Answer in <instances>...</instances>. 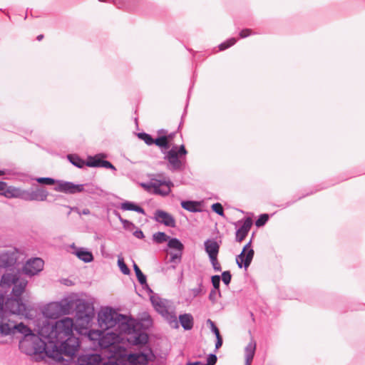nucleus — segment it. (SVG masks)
<instances>
[{"label":"nucleus","mask_w":365,"mask_h":365,"mask_svg":"<svg viewBox=\"0 0 365 365\" xmlns=\"http://www.w3.org/2000/svg\"><path fill=\"white\" fill-rule=\"evenodd\" d=\"M188 152L184 144H170V150L163 159L167 163L166 168L172 173L183 171L186 168V156Z\"/></svg>","instance_id":"20e7f679"},{"label":"nucleus","mask_w":365,"mask_h":365,"mask_svg":"<svg viewBox=\"0 0 365 365\" xmlns=\"http://www.w3.org/2000/svg\"><path fill=\"white\" fill-rule=\"evenodd\" d=\"M254 256V249L247 250V247H243L241 252L235 257L237 267L240 269L244 268L247 271L253 260Z\"/></svg>","instance_id":"dca6fc26"},{"label":"nucleus","mask_w":365,"mask_h":365,"mask_svg":"<svg viewBox=\"0 0 365 365\" xmlns=\"http://www.w3.org/2000/svg\"><path fill=\"white\" fill-rule=\"evenodd\" d=\"M206 289H202L201 288H192L189 290L190 295L192 296V298H195L200 295H204L206 293Z\"/></svg>","instance_id":"de8ad7c7"},{"label":"nucleus","mask_w":365,"mask_h":365,"mask_svg":"<svg viewBox=\"0 0 365 365\" xmlns=\"http://www.w3.org/2000/svg\"><path fill=\"white\" fill-rule=\"evenodd\" d=\"M118 312L111 307L101 309L98 313L97 322L98 327L103 330H108L115 327Z\"/></svg>","instance_id":"1a4fd4ad"},{"label":"nucleus","mask_w":365,"mask_h":365,"mask_svg":"<svg viewBox=\"0 0 365 365\" xmlns=\"http://www.w3.org/2000/svg\"><path fill=\"white\" fill-rule=\"evenodd\" d=\"M235 227V242H242L248 235L253 225L252 220L249 217H244L237 222H232Z\"/></svg>","instance_id":"9b49d317"},{"label":"nucleus","mask_w":365,"mask_h":365,"mask_svg":"<svg viewBox=\"0 0 365 365\" xmlns=\"http://www.w3.org/2000/svg\"><path fill=\"white\" fill-rule=\"evenodd\" d=\"M196 77H197V74L195 73V72H194L193 75H192V77L191 78L190 86L189 89H188L187 99H186V103H185V108H184L183 113H182V116H181V120H180V124H179V125L178 127V129L176 130L178 132H179L180 130L181 129L182 125L183 124V119H184V118L187 115V107H188V105H189V101H190L191 93H192V88L194 87V85H195V81H196Z\"/></svg>","instance_id":"bb28decb"},{"label":"nucleus","mask_w":365,"mask_h":365,"mask_svg":"<svg viewBox=\"0 0 365 365\" xmlns=\"http://www.w3.org/2000/svg\"><path fill=\"white\" fill-rule=\"evenodd\" d=\"M203 280H204V278H203V276L202 275H199L197 277V288H201L202 289H206L205 288V287L203 286Z\"/></svg>","instance_id":"680f3d73"},{"label":"nucleus","mask_w":365,"mask_h":365,"mask_svg":"<svg viewBox=\"0 0 365 365\" xmlns=\"http://www.w3.org/2000/svg\"><path fill=\"white\" fill-rule=\"evenodd\" d=\"M150 303L154 309L161 316L168 309L158 295L150 296Z\"/></svg>","instance_id":"a878e982"},{"label":"nucleus","mask_w":365,"mask_h":365,"mask_svg":"<svg viewBox=\"0 0 365 365\" xmlns=\"http://www.w3.org/2000/svg\"><path fill=\"white\" fill-rule=\"evenodd\" d=\"M155 354L150 347L143 349L142 351L129 354V359L133 363L145 365L150 361H153Z\"/></svg>","instance_id":"a211bd4d"},{"label":"nucleus","mask_w":365,"mask_h":365,"mask_svg":"<svg viewBox=\"0 0 365 365\" xmlns=\"http://www.w3.org/2000/svg\"><path fill=\"white\" fill-rule=\"evenodd\" d=\"M115 319V327H118L123 333L130 336L128 340L131 344L140 345L148 343V335L146 332L153 325V321L149 315L136 319L118 312Z\"/></svg>","instance_id":"f03ea898"},{"label":"nucleus","mask_w":365,"mask_h":365,"mask_svg":"<svg viewBox=\"0 0 365 365\" xmlns=\"http://www.w3.org/2000/svg\"><path fill=\"white\" fill-rule=\"evenodd\" d=\"M255 33L250 29H243L239 32L240 38H245Z\"/></svg>","instance_id":"864d4df0"},{"label":"nucleus","mask_w":365,"mask_h":365,"mask_svg":"<svg viewBox=\"0 0 365 365\" xmlns=\"http://www.w3.org/2000/svg\"><path fill=\"white\" fill-rule=\"evenodd\" d=\"M256 342L255 341H250L245 347V361H252L255 351H256Z\"/></svg>","instance_id":"72a5a7b5"},{"label":"nucleus","mask_w":365,"mask_h":365,"mask_svg":"<svg viewBox=\"0 0 365 365\" xmlns=\"http://www.w3.org/2000/svg\"><path fill=\"white\" fill-rule=\"evenodd\" d=\"M3 196L8 199L17 198L24 200V190L21 187L9 185L8 183L2 192Z\"/></svg>","instance_id":"4be33fe9"},{"label":"nucleus","mask_w":365,"mask_h":365,"mask_svg":"<svg viewBox=\"0 0 365 365\" xmlns=\"http://www.w3.org/2000/svg\"><path fill=\"white\" fill-rule=\"evenodd\" d=\"M114 5L118 9L128 11H138L145 15L155 14V6L145 0H113Z\"/></svg>","instance_id":"6e6552de"},{"label":"nucleus","mask_w":365,"mask_h":365,"mask_svg":"<svg viewBox=\"0 0 365 365\" xmlns=\"http://www.w3.org/2000/svg\"><path fill=\"white\" fill-rule=\"evenodd\" d=\"M169 237L170 236L168 235L165 232L158 231L153 235L152 240L153 242L156 244H161L168 242Z\"/></svg>","instance_id":"f704fd0d"},{"label":"nucleus","mask_w":365,"mask_h":365,"mask_svg":"<svg viewBox=\"0 0 365 365\" xmlns=\"http://www.w3.org/2000/svg\"><path fill=\"white\" fill-rule=\"evenodd\" d=\"M217 294V292L214 289H211V291L209 294L208 299L213 304L215 303V302H216L215 296Z\"/></svg>","instance_id":"052dcab7"},{"label":"nucleus","mask_w":365,"mask_h":365,"mask_svg":"<svg viewBox=\"0 0 365 365\" xmlns=\"http://www.w3.org/2000/svg\"><path fill=\"white\" fill-rule=\"evenodd\" d=\"M50 195V192L43 186L36 185L35 189L32 187L29 190H24V201H38L44 202L47 200V197Z\"/></svg>","instance_id":"ddd939ff"},{"label":"nucleus","mask_w":365,"mask_h":365,"mask_svg":"<svg viewBox=\"0 0 365 365\" xmlns=\"http://www.w3.org/2000/svg\"><path fill=\"white\" fill-rule=\"evenodd\" d=\"M215 338H216V340H215V351H217L222 346L223 338L221 334L216 336Z\"/></svg>","instance_id":"4d7b16f0"},{"label":"nucleus","mask_w":365,"mask_h":365,"mask_svg":"<svg viewBox=\"0 0 365 365\" xmlns=\"http://www.w3.org/2000/svg\"><path fill=\"white\" fill-rule=\"evenodd\" d=\"M255 237V232H253L251 235L250 240L243 246L247 247V250L253 249L252 243Z\"/></svg>","instance_id":"bf43d9fd"},{"label":"nucleus","mask_w":365,"mask_h":365,"mask_svg":"<svg viewBox=\"0 0 365 365\" xmlns=\"http://www.w3.org/2000/svg\"><path fill=\"white\" fill-rule=\"evenodd\" d=\"M155 141L156 143L155 145L158 146L161 153L165 156L167 152L170 150L171 143L167 140L164 135L157 136Z\"/></svg>","instance_id":"c756f323"},{"label":"nucleus","mask_w":365,"mask_h":365,"mask_svg":"<svg viewBox=\"0 0 365 365\" xmlns=\"http://www.w3.org/2000/svg\"><path fill=\"white\" fill-rule=\"evenodd\" d=\"M274 213H272L271 215L268 213H262L260 214L257 219L255 220V226L258 228L264 227L267 222L269 221L271 216L274 215Z\"/></svg>","instance_id":"c9c22d12"},{"label":"nucleus","mask_w":365,"mask_h":365,"mask_svg":"<svg viewBox=\"0 0 365 365\" xmlns=\"http://www.w3.org/2000/svg\"><path fill=\"white\" fill-rule=\"evenodd\" d=\"M65 338L66 339L61 343L62 352L68 356H73L79 349V338L76 335Z\"/></svg>","instance_id":"f3484780"},{"label":"nucleus","mask_w":365,"mask_h":365,"mask_svg":"<svg viewBox=\"0 0 365 365\" xmlns=\"http://www.w3.org/2000/svg\"><path fill=\"white\" fill-rule=\"evenodd\" d=\"M46 319L45 329L46 332L53 334L58 336L63 335V337H68L75 335L76 321L68 317H63L60 319Z\"/></svg>","instance_id":"0eeeda50"},{"label":"nucleus","mask_w":365,"mask_h":365,"mask_svg":"<svg viewBox=\"0 0 365 365\" xmlns=\"http://www.w3.org/2000/svg\"><path fill=\"white\" fill-rule=\"evenodd\" d=\"M20 262L18 261L16 254L12 251H6L0 254V267L6 272H15L19 268Z\"/></svg>","instance_id":"f8f14e48"},{"label":"nucleus","mask_w":365,"mask_h":365,"mask_svg":"<svg viewBox=\"0 0 365 365\" xmlns=\"http://www.w3.org/2000/svg\"><path fill=\"white\" fill-rule=\"evenodd\" d=\"M120 223L122 224L123 227L125 230L132 231L133 230H134V228H135V225L129 220L124 219L123 220H122Z\"/></svg>","instance_id":"8fccbe9b"},{"label":"nucleus","mask_w":365,"mask_h":365,"mask_svg":"<svg viewBox=\"0 0 365 365\" xmlns=\"http://www.w3.org/2000/svg\"><path fill=\"white\" fill-rule=\"evenodd\" d=\"M119 207L123 211H133L143 215H146L145 209L137 202L133 201L123 200L120 202Z\"/></svg>","instance_id":"393cba45"},{"label":"nucleus","mask_w":365,"mask_h":365,"mask_svg":"<svg viewBox=\"0 0 365 365\" xmlns=\"http://www.w3.org/2000/svg\"><path fill=\"white\" fill-rule=\"evenodd\" d=\"M153 219L156 222L162 224L168 227L175 228L177 226L175 217L170 212L162 209H157L155 210Z\"/></svg>","instance_id":"2eb2a0df"},{"label":"nucleus","mask_w":365,"mask_h":365,"mask_svg":"<svg viewBox=\"0 0 365 365\" xmlns=\"http://www.w3.org/2000/svg\"><path fill=\"white\" fill-rule=\"evenodd\" d=\"M118 267L120 269V271L125 275H130L131 272L130 268L128 267L126 263L124 261V259L122 256L119 255L118 257V261H117Z\"/></svg>","instance_id":"e433bc0d"},{"label":"nucleus","mask_w":365,"mask_h":365,"mask_svg":"<svg viewBox=\"0 0 365 365\" xmlns=\"http://www.w3.org/2000/svg\"><path fill=\"white\" fill-rule=\"evenodd\" d=\"M150 180L145 182H141V187L148 192H150L153 188V192L155 195L165 197L172 192V188L175 186L174 182L170 178H164V173L157 174H148Z\"/></svg>","instance_id":"39448f33"},{"label":"nucleus","mask_w":365,"mask_h":365,"mask_svg":"<svg viewBox=\"0 0 365 365\" xmlns=\"http://www.w3.org/2000/svg\"><path fill=\"white\" fill-rule=\"evenodd\" d=\"M31 180L41 185H53V190L65 194L75 195L83 192L84 190V185L58 180L51 177H35Z\"/></svg>","instance_id":"423d86ee"},{"label":"nucleus","mask_w":365,"mask_h":365,"mask_svg":"<svg viewBox=\"0 0 365 365\" xmlns=\"http://www.w3.org/2000/svg\"><path fill=\"white\" fill-rule=\"evenodd\" d=\"M157 134H158L157 136L167 135L168 130L164 128H160V129L158 130Z\"/></svg>","instance_id":"69168bd1"},{"label":"nucleus","mask_w":365,"mask_h":365,"mask_svg":"<svg viewBox=\"0 0 365 365\" xmlns=\"http://www.w3.org/2000/svg\"><path fill=\"white\" fill-rule=\"evenodd\" d=\"M184 251H175L170 252L169 262L171 263L178 264L181 262Z\"/></svg>","instance_id":"79ce46f5"},{"label":"nucleus","mask_w":365,"mask_h":365,"mask_svg":"<svg viewBox=\"0 0 365 365\" xmlns=\"http://www.w3.org/2000/svg\"><path fill=\"white\" fill-rule=\"evenodd\" d=\"M6 184H7L6 182L0 180V195L1 196H3L2 192L4 191Z\"/></svg>","instance_id":"0e129e2a"},{"label":"nucleus","mask_w":365,"mask_h":365,"mask_svg":"<svg viewBox=\"0 0 365 365\" xmlns=\"http://www.w3.org/2000/svg\"><path fill=\"white\" fill-rule=\"evenodd\" d=\"M220 277L222 282L226 286H229L232 280L231 272L230 270L223 271Z\"/></svg>","instance_id":"a18cd8bd"},{"label":"nucleus","mask_w":365,"mask_h":365,"mask_svg":"<svg viewBox=\"0 0 365 365\" xmlns=\"http://www.w3.org/2000/svg\"><path fill=\"white\" fill-rule=\"evenodd\" d=\"M45 319H56L61 316L70 315L75 313L76 320V331L81 329L92 322L95 316L93 302L76 294L64 297L60 301L48 303L41 309Z\"/></svg>","instance_id":"f257e3e1"},{"label":"nucleus","mask_w":365,"mask_h":365,"mask_svg":"<svg viewBox=\"0 0 365 365\" xmlns=\"http://www.w3.org/2000/svg\"><path fill=\"white\" fill-rule=\"evenodd\" d=\"M180 205L184 210L190 212H201L202 211V202L193 200H183L180 202Z\"/></svg>","instance_id":"5701e85b"},{"label":"nucleus","mask_w":365,"mask_h":365,"mask_svg":"<svg viewBox=\"0 0 365 365\" xmlns=\"http://www.w3.org/2000/svg\"><path fill=\"white\" fill-rule=\"evenodd\" d=\"M205 365H215L217 361V357L215 354L211 353L207 356Z\"/></svg>","instance_id":"3c124183"},{"label":"nucleus","mask_w":365,"mask_h":365,"mask_svg":"<svg viewBox=\"0 0 365 365\" xmlns=\"http://www.w3.org/2000/svg\"><path fill=\"white\" fill-rule=\"evenodd\" d=\"M108 155L103 152L95 155H87V167L93 168H105L112 171H116L115 166L109 160H106Z\"/></svg>","instance_id":"9d476101"},{"label":"nucleus","mask_w":365,"mask_h":365,"mask_svg":"<svg viewBox=\"0 0 365 365\" xmlns=\"http://www.w3.org/2000/svg\"><path fill=\"white\" fill-rule=\"evenodd\" d=\"M64 206L69 209V211L68 212L67 215H69L71 214V211H76L80 215H89L91 213V211H90V210L88 208H84L81 211H80V210L77 207H70L68 205H64Z\"/></svg>","instance_id":"49530a36"},{"label":"nucleus","mask_w":365,"mask_h":365,"mask_svg":"<svg viewBox=\"0 0 365 365\" xmlns=\"http://www.w3.org/2000/svg\"><path fill=\"white\" fill-rule=\"evenodd\" d=\"M207 324L210 325V329L211 332L216 336L217 335L221 334L219 328L217 327L216 324L212 321L210 319L207 320Z\"/></svg>","instance_id":"09e8293b"},{"label":"nucleus","mask_w":365,"mask_h":365,"mask_svg":"<svg viewBox=\"0 0 365 365\" xmlns=\"http://www.w3.org/2000/svg\"><path fill=\"white\" fill-rule=\"evenodd\" d=\"M167 249L175 251H184L185 245L177 237H170L167 242Z\"/></svg>","instance_id":"7c9ffc66"},{"label":"nucleus","mask_w":365,"mask_h":365,"mask_svg":"<svg viewBox=\"0 0 365 365\" xmlns=\"http://www.w3.org/2000/svg\"><path fill=\"white\" fill-rule=\"evenodd\" d=\"M67 160L70 163H71L73 166L83 169L85 167H87V159H83L80 155L76 153L68 154L66 155Z\"/></svg>","instance_id":"c85d7f7f"},{"label":"nucleus","mask_w":365,"mask_h":365,"mask_svg":"<svg viewBox=\"0 0 365 365\" xmlns=\"http://www.w3.org/2000/svg\"><path fill=\"white\" fill-rule=\"evenodd\" d=\"M222 241L217 242L215 238H208L204 242V250L208 257L218 255Z\"/></svg>","instance_id":"412c9836"},{"label":"nucleus","mask_w":365,"mask_h":365,"mask_svg":"<svg viewBox=\"0 0 365 365\" xmlns=\"http://www.w3.org/2000/svg\"><path fill=\"white\" fill-rule=\"evenodd\" d=\"M4 302V293L0 292V319H4L7 316L4 313L3 304Z\"/></svg>","instance_id":"5fc2aeb1"},{"label":"nucleus","mask_w":365,"mask_h":365,"mask_svg":"<svg viewBox=\"0 0 365 365\" xmlns=\"http://www.w3.org/2000/svg\"><path fill=\"white\" fill-rule=\"evenodd\" d=\"M178 321L185 331H190L194 327V317L190 313L180 314Z\"/></svg>","instance_id":"b1692460"},{"label":"nucleus","mask_w":365,"mask_h":365,"mask_svg":"<svg viewBox=\"0 0 365 365\" xmlns=\"http://www.w3.org/2000/svg\"><path fill=\"white\" fill-rule=\"evenodd\" d=\"M27 283V280L21 277L19 274V278L12 285L11 294L6 297L4 295L3 309L4 313L7 317L18 315L24 317L26 319H33V315L31 314L33 307L29 305L23 297Z\"/></svg>","instance_id":"7ed1b4c3"},{"label":"nucleus","mask_w":365,"mask_h":365,"mask_svg":"<svg viewBox=\"0 0 365 365\" xmlns=\"http://www.w3.org/2000/svg\"><path fill=\"white\" fill-rule=\"evenodd\" d=\"M70 247L73 250L72 254L76 256L80 260L84 263H90L94 260L93 252L88 248L83 247H77L74 243L70 245Z\"/></svg>","instance_id":"6ab92c4d"},{"label":"nucleus","mask_w":365,"mask_h":365,"mask_svg":"<svg viewBox=\"0 0 365 365\" xmlns=\"http://www.w3.org/2000/svg\"><path fill=\"white\" fill-rule=\"evenodd\" d=\"M218 255L209 257V260L215 272H221L222 267L217 259Z\"/></svg>","instance_id":"37998d69"},{"label":"nucleus","mask_w":365,"mask_h":365,"mask_svg":"<svg viewBox=\"0 0 365 365\" xmlns=\"http://www.w3.org/2000/svg\"><path fill=\"white\" fill-rule=\"evenodd\" d=\"M140 284L141 285L142 288L148 293L150 297L152 295H158V294L154 293L153 290L148 285L147 280L144 281L143 283H140Z\"/></svg>","instance_id":"603ef678"},{"label":"nucleus","mask_w":365,"mask_h":365,"mask_svg":"<svg viewBox=\"0 0 365 365\" xmlns=\"http://www.w3.org/2000/svg\"><path fill=\"white\" fill-rule=\"evenodd\" d=\"M135 135L139 140L143 141L148 146L155 145L156 138H154L150 133L143 130L141 132L135 133Z\"/></svg>","instance_id":"473e14b6"},{"label":"nucleus","mask_w":365,"mask_h":365,"mask_svg":"<svg viewBox=\"0 0 365 365\" xmlns=\"http://www.w3.org/2000/svg\"><path fill=\"white\" fill-rule=\"evenodd\" d=\"M48 197H53V201H65L66 197L63 195L59 194H51Z\"/></svg>","instance_id":"13d9d810"},{"label":"nucleus","mask_w":365,"mask_h":365,"mask_svg":"<svg viewBox=\"0 0 365 365\" xmlns=\"http://www.w3.org/2000/svg\"><path fill=\"white\" fill-rule=\"evenodd\" d=\"M211 210L212 212H215L216 214L219 215L220 216H222V217L225 216V212H224L222 205L220 202L213 203L211 205Z\"/></svg>","instance_id":"c03bdc74"},{"label":"nucleus","mask_w":365,"mask_h":365,"mask_svg":"<svg viewBox=\"0 0 365 365\" xmlns=\"http://www.w3.org/2000/svg\"><path fill=\"white\" fill-rule=\"evenodd\" d=\"M44 262L40 257H32L22 267V272L29 277L37 275L43 269Z\"/></svg>","instance_id":"4468645a"},{"label":"nucleus","mask_w":365,"mask_h":365,"mask_svg":"<svg viewBox=\"0 0 365 365\" xmlns=\"http://www.w3.org/2000/svg\"><path fill=\"white\" fill-rule=\"evenodd\" d=\"M168 324L175 329H179L178 318L175 312H170L168 309L162 315Z\"/></svg>","instance_id":"2f4dec72"},{"label":"nucleus","mask_w":365,"mask_h":365,"mask_svg":"<svg viewBox=\"0 0 365 365\" xmlns=\"http://www.w3.org/2000/svg\"><path fill=\"white\" fill-rule=\"evenodd\" d=\"M113 214L119 220L120 222L124 220V218L122 217L120 213L118 210H114L113 211Z\"/></svg>","instance_id":"338daca9"},{"label":"nucleus","mask_w":365,"mask_h":365,"mask_svg":"<svg viewBox=\"0 0 365 365\" xmlns=\"http://www.w3.org/2000/svg\"><path fill=\"white\" fill-rule=\"evenodd\" d=\"M13 333L12 327L7 322H0V334L6 336Z\"/></svg>","instance_id":"ea45409f"},{"label":"nucleus","mask_w":365,"mask_h":365,"mask_svg":"<svg viewBox=\"0 0 365 365\" xmlns=\"http://www.w3.org/2000/svg\"><path fill=\"white\" fill-rule=\"evenodd\" d=\"M220 280L221 277L218 274H215L211 276L210 281L212 285V289L217 292V294L220 297H221V291H220Z\"/></svg>","instance_id":"4c0bfd02"},{"label":"nucleus","mask_w":365,"mask_h":365,"mask_svg":"<svg viewBox=\"0 0 365 365\" xmlns=\"http://www.w3.org/2000/svg\"><path fill=\"white\" fill-rule=\"evenodd\" d=\"M178 131H173L170 133H168L167 135H164L166 138V140L169 142L172 143L174 140L175 137L176 136Z\"/></svg>","instance_id":"e2e57ef3"},{"label":"nucleus","mask_w":365,"mask_h":365,"mask_svg":"<svg viewBox=\"0 0 365 365\" xmlns=\"http://www.w3.org/2000/svg\"><path fill=\"white\" fill-rule=\"evenodd\" d=\"M21 269H16L15 272H9L4 273L0 279V287L4 289L11 287L13 284L19 278Z\"/></svg>","instance_id":"aec40b11"},{"label":"nucleus","mask_w":365,"mask_h":365,"mask_svg":"<svg viewBox=\"0 0 365 365\" xmlns=\"http://www.w3.org/2000/svg\"><path fill=\"white\" fill-rule=\"evenodd\" d=\"M200 364H202V361H188L185 364V365H200Z\"/></svg>","instance_id":"774afa93"},{"label":"nucleus","mask_w":365,"mask_h":365,"mask_svg":"<svg viewBox=\"0 0 365 365\" xmlns=\"http://www.w3.org/2000/svg\"><path fill=\"white\" fill-rule=\"evenodd\" d=\"M134 229H135V230L133 232V235L134 237H135L136 238H138L139 240H143L145 237L143 232L140 228H138L135 226V228H134Z\"/></svg>","instance_id":"6e6d98bb"},{"label":"nucleus","mask_w":365,"mask_h":365,"mask_svg":"<svg viewBox=\"0 0 365 365\" xmlns=\"http://www.w3.org/2000/svg\"><path fill=\"white\" fill-rule=\"evenodd\" d=\"M133 270L139 284L143 283L144 281L147 280V276L141 271L135 262H133Z\"/></svg>","instance_id":"a19ab883"},{"label":"nucleus","mask_w":365,"mask_h":365,"mask_svg":"<svg viewBox=\"0 0 365 365\" xmlns=\"http://www.w3.org/2000/svg\"><path fill=\"white\" fill-rule=\"evenodd\" d=\"M325 187H319V185H318L316 187V188L314 190H312L310 192L303 194L301 196H299L298 197H297L294 200H289L284 204H280V205L274 204L273 205L275 207H280L282 209L287 208V207L292 205L293 204H294L298 200H300L304 198L305 197L309 196V195H311L317 192V191H319Z\"/></svg>","instance_id":"cd10ccee"},{"label":"nucleus","mask_w":365,"mask_h":365,"mask_svg":"<svg viewBox=\"0 0 365 365\" xmlns=\"http://www.w3.org/2000/svg\"><path fill=\"white\" fill-rule=\"evenodd\" d=\"M237 41V39L235 37L227 38L226 41L222 42L218 45V49L220 51H223L231 46H234Z\"/></svg>","instance_id":"58836bf2"}]
</instances>
